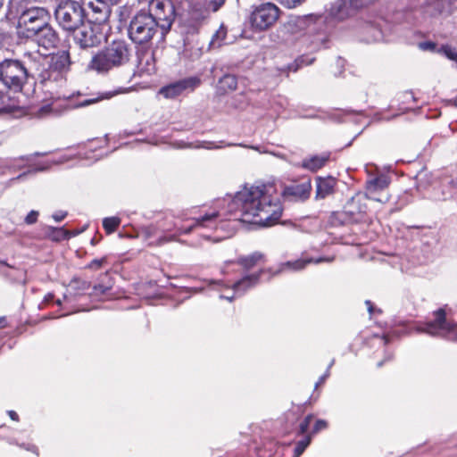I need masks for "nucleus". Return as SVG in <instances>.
<instances>
[{
  "label": "nucleus",
  "instance_id": "1",
  "mask_svg": "<svg viewBox=\"0 0 457 457\" xmlns=\"http://www.w3.org/2000/svg\"><path fill=\"white\" fill-rule=\"evenodd\" d=\"M275 186L271 183L259 186L246 185L230 197L228 212L237 216L241 222L257 225L262 228L276 224L283 212L279 198L273 195Z\"/></svg>",
  "mask_w": 457,
  "mask_h": 457
},
{
  "label": "nucleus",
  "instance_id": "2",
  "mask_svg": "<svg viewBox=\"0 0 457 457\" xmlns=\"http://www.w3.org/2000/svg\"><path fill=\"white\" fill-rule=\"evenodd\" d=\"M130 59V48L123 40H115L95 54L87 69L106 74L112 69L127 64Z\"/></svg>",
  "mask_w": 457,
  "mask_h": 457
},
{
  "label": "nucleus",
  "instance_id": "3",
  "mask_svg": "<svg viewBox=\"0 0 457 457\" xmlns=\"http://www.w3.org/2000/svg\"><path fill=\"white\" fill-rule=\"evenodd\" d=\"M219 215V212L205 213L203 216L195 218L194 223L186 228L175 226L174 233L169 236L162 235V232L156 225L150 224L141 228V235L145 239L149 240L151 245H162L175 239V237L179 236L190 234L195 227H204L206 226L205 223L209 222L214 224Z\"/></svg>",
  "mask_w": 457,
  "mask_h": 457
},
{
  "label": "nucleus",
  "instance_id": "4",
  "mask_svg": "<svg viewBox=\"0 0 457 457\" xmlns=\"http://www.w3.org/2000/svg\"><path fill=\"white\" fill-rule=\"evenodd\" d=\"M159 32L158 23L145 8L133 15L128 28L129 39L139 46H148Z\"/></svg>",
  "mask_w": 457,
  "mask_h": 457
},
{
  "label": "nucleus",
  "instance_id": "5",
  "mask_svg": "<svg viewBox=\"0 0 457 457\" xmlns=\"http://www.w3.org/2000/svg\"><path fill=\"white\" fill-rule=\"evenodd\" d=\"M445 307L446 305L435 310L433 312L434 319L420 323L416 330L457 343V322L447 320Z\"/></svg>",
  "mask_w": 457,
  "mask_h": 457
},
{
  "label": "nucleus",
  "instance_id": "6",
  "mask_svg": "<svg viewBox=\"0 0 457 457\" xmlns=\"http://www.w3.org/2000/svg\"><path fill=\"white\" fill-rule=\"evenodd\" d=\"M50 20L48 11L43 7H30L21 12L18 18L17 31L21 37L32 38Z\"/></svg>",
  "mask_w": 457,
  "mask_h": 457
},
{
  "label": "nucleus",
  "instance_id": "7",
  "mask_svg": "<svg viewBox=\"0 0 457 457\" xmlns=\"http://www.w3.org/2000/svg\"><path fill=\"white\" fill-rule=\"evenodd\" d=\"M55 19L60 26L67 31L79 29L86 18V10L77 1H61L54 12Z\"/></svg>",
  "mask_w": 457,
  "mask_h": 457
},
{
  "label": "nucleus",
  "instance_id": "8",
  "mask_svg": "<svg viewBox=\"0 0 457 457\" xmlns=\"http://www.w3.org/2000/svg\"><path fill=\"white\" fill-rule=\"evenodd\" d=\"M36 73L17 60H4L0 63V82L4 86H35Z\"/></svg>",
  "mask_w": 457,
  "mask_h": 457
},
{
  "label": "nucleus",
  "instance_id": "9",
  "mask_svg": "<svg viewBox=\"0 0 457 457\" xmlns=\"http://www.w3.org/2000/svg\"><path fill=\"white\" fill-rule=\"evenodd\" d=\"M138 2L147 3L146 12L151 13L154 18L160 29L161 37L164 38L170 30L176 16L172 2L170 0H138Z\"/></svg>",
  "mask_w": 457,
  "mask_h": 457
},
{
  "label": "nucleus",
  "instance_id": "10",
  "mask_svg": "<svg viewBox=\"0 0 457 457\" xmlns=\"http://www.w3.org/2000/svg\"><path fill=\"white\" fill-rule=\"evenodd\" d=\"M36 87H4L0 89V113H9L19 109L26 95L34 93Z\"/></svg>",
  "mask_w": 457,
  "mask_h": 457
},
{
  "label": "nucleus",
  "instance_id": "11",
  "mask_svg": "<svg viewBox=\"0 0 457 457\" xmlns=\"http://www.w3.org/2000/svg\"><path fill=\"white\" fill-rule=\"evenodd\" d=\"M280 10L272 3H265L257 6L252 12V26L258 30H265L271 27L278 19Z\"/></svg>",
  "mask_w": 457,
  "mask_h": 457
},
{
  "label": "nucleus",
  "instance_id": "12",
  "mask_svg": "<svg viewBox=\"0 0 457 457\" xmlns=\"http://www.w3.org/2000/svg\"><path fill=\"white\" fill-rule=\"evenodd\" d=\"M86 10V17L90 23L96 25L104 24L111 15V5L103 0H82Z\"/></svg>",
  "mask_w": 457,
  "mask_h": 457
},
{
  "label": "nucleus",
  "instance_id": "13",
  "mask_svg": "<svg viewBox=\"0 0 457 457\" xmlns=\"http://www.w3.org/2000/svg\"><path fill=\"white\" fill-rule=\"evenodd\" d=\"M334 260V257H319V258H308V259H297L295 261H287L278 264L277 268H268L267 281H270L274 276L278 275L285 270L288 269L294 271L303 270L309 263H320L322 262H330Z\"/></svg>",
  "mask_w": 457,
  "mask_h": 457
},
{
  "label": "nucleus",
  "instance_id": "14",
  "mask_svg": "<svg viewBox=\"0 0 457 457\" xmlns=\"http://www.w3.org/2000/svg\"><path fill=\"white\" fill-rule=\"evenodd\" d=\"M268 277V268L261 269L256 272L245 274L239 279L235 281L231 289L237 296L244 295L248 290L254 287L261 280H266Z\"/></svg>",
  "mask_w": 457,
  "mask_h": 457
},
{
  "label": "nucleus",
  "instance_id": "15",
  "mask_svg": "<svg viewBox=\"0 0 457 457\" xmlns=\"http://www.w3.org/2000/svg\"><path fill=\"white\" fill-rule=\"evenodd\" d=\"M79 32L75 35V41L81 48L94 47L101 44L104 36L100 31L98 25L83 26L79 29Z\"/></svg>",
  "mask_w": 457,
  "mask_h": 457
},
{
  "label": "nucleus",
  "instance_id": "16",
  "mask_svg": "<svg viewBox=\"0 0 457 457\" xmlns=\"http://www.w3.org/2000/svg\"><path fill=\"white\" fill-rule=\"evenodd\" d=\"M343 209L351 223L362 222L365 219L368 206L358 197H351Z\"/></svg>",
  "mask_w": 457,
  "mask_h": 457
},
{
  "label": "nucleus",
  "instance_id": "17",
  "mask_svg": "<svg viewBox=\"0 0 457 457\" xmlns=\"http://www.w3.org/2000/svg\"><path fill=\"white\" fill-rule=\"evenodd\" d=\"M312 191L310 180L300 184L285 186L281 192L284 198H291L293 201L304 202L309 199Z\"/></svg>",
  "mask_w": 457,
  "mask_h": 457
},
{
  "label": "nucleus",
  "instance_id": "18",
  "mask_svg": "<svg viewBox=\"0 0 457 457\" xmlns=\"http://www.w3.org/2000/svg\"><path fill=\"white\" fill-rule=\"evenodd\" d=\"M34 37L37 45L46 50L57 47L60 41L57 32L49 25V21L40 28Z\"/></svg>",
  "mask_w": 457,
  "mask_h": 457
},
{
  "label": "nucleus",
  "instance_id": "19",
  "mask_svg": "<svg viewBox=\"0 0 457 457\" xmlns=\"http://www.w3.org/2000/svg\"><path fill=\"white\" fill-rule=\"evenodd\" d=\"M35 86L37 84H45V83H52V84H64L68 81L69 72L58 71L54 69H46L42 71L35 72Z\"/></svg>",
  "mask_w": 457,
  "mask_h": 457
},
{
  "label": "nucleus",
  "instance_id": "20",
  "mask_svg": "<svg viewBox=\"0 0 457 457\" xmlns=\"http://www.w3.org/2000/svg\"><path fill=\"white\" fill-rule=\"evenodd\" d=\"M90 288L91 283L89 281L74 277L69 283V289L63 295V299L68 302L75 301L77 296L86 295Z\"/></svg>",
  "mask_w": 457,
  "mask_h": 457
},
{
  "label": "nucleus",
  "instance_id": "21",
  "mask_svg": "<svg viewBox=\"0 0 457 457\" xmlns=\"http://www.w3.org/2000/svg\"><path fill=\"white\" fill-rule=\"evenodd\" d=\"M389 183H390V179L388 178V176H386L385 174H379V175L366 181V184H365L366 193H367V195H370V198H372L373 200L381 202L382 201L381 199L373 197L372 195L377 192L383 191L384 189H386L388 187Z\"/></svg>",
  "mask_w": 457,
  "mask_h": 457
},
{
  "label": "nucleus",
  "instance_id": "22",
  "mask_svg": "<svg viewBox=\"0 0 457 457\" xmlns=\"http://www.w3.org/2000/svg\"><path fill=\"white\" fill-rule=\"evenodd\" d=\"M337 180L331 176L317 177L316 179V199H324L333 194Z\"/></svg>",
  "mask_w": 457,
  "mask_h": 457
},
{
  "label": "nucleus",
  "instance_id": "23",
  "mask_svg": "<svg viewBox=\"0 0 457 457\" xmlns=\"http://www.w3.org/2000/svg\"><path fill=\"white\" fill-rule=\"evenodd\" d=\"M14 432L10 427L1 426L0 427V440L6 441L9 445H15L21 449H24L28 452H31L36 455H38V448L37 445L29 443H19L15 437L12 436Z\"/></svg>",
  "mask_w": 457,
  "mask_h": 457
},
{
  "label": "nucleus",
  "instance_id": "24",
  "mask_svg": "<svg viewBox=\"0 0 457 457\" xmlns=\"http://www.w3.org/2000/svg\"><path fill=\"white\" fill-rule=\"evenodd\" d=\"M329 159L330 153L328 152L321 154H314L309 158H304L299 166L306 170L316 172L323 168Z\"/></svg>",
  "mask_w": 457,
  "mask_h": 457
},
{
  "label": "nucleus",
  "instance_id": "25",
  "mask_svg": "<svg viewBox=\"0 0 457 457\" xmlns=\"http://www.w3.org/2000/svg\"><path fill=\"white\" fill-rule=\"evenodd\" d=\"M71 63L69 51L61 50L52 54L49 68L70 73Z\"/></svg>",
  "mask_w": 457,
  "mask_h": 457
},
{
  "label": "nucleus",
  "instance_id": "26",
  "mask_svg": "<svg viewBox=\"0 0 457 457\" xmlns=\"http://www.w3.org/2000/svg\"><path fill=\"white\" fill-rule=\"evenodd\" d=\"M80 231H70L64 227L48 226L46 230V236L48 239L54 242H61L71 237H77Z\"/></svg>",
  "mask_w": 457,
  "mask_h": 457
},
{
  "label": "nucleus",
  "instance_id": "27",
  "mask_svg": "<svg viewBox=\"0 0 457 457\" xmlns=\"http://www.w3.org/2000/svg\"><path fill=\"white\" fill-rule=\"evenodd\" d=\"M137 87H118L115 90L112 91H106L104 93H98L97 96L92 97V98H86L83 101H81L79 104H76V107H84L90 105L92 104H96L101 100L104 99H110L111 97L120 95V94H126L129 93Z\"/></svg>",
  "mask_w": 457,
  "mask_h": 457
},
{
  "label": "nucleus",
  "instance_id": "28",
  "mask_svg": "<svg viewBox=\"0 0 457 457\" xmlns=\"http://www.w3.org/2000/svg\"><path fill=\"white\" fill-rule=\"evenodd\" d=\"M361 112L353 109H329L326 110L328 120L331 122L341 124L346 121V118L351 115L360 114Z\"/></svg>",
  "mask_w": 457,
  "mask_h": 457
},
{
  "label": "nucleus",
  "instance_id": "29",
  "mask_svg": "<svg viewBox=\"0 0 457 457\" xmlns=\"http://www.w3.org/2000/svg\"><path fill=\"white\" fill-rule=\"evenodd\" d=\"M227 146H239V147H245V148H251L256 151H260L259 145H248L244 143H225V141H219L218 143L212 142V141H202L200 145H198L197 148H205V149H219L223 148Z\"/></svg>",
  "mask_w": 457,
  "mask_h": 457
},
{
  "label": "nucleus",
  "instance_id": "30",
  "mask_svg": "<svg viewBox=\"0 0 457 457\" xmlns=\"http://www.w3.org/2000/svg\"><path fill=\"white\" fill-rule=\"evenodd\" d=\"M112 287V282L110 279L109 272H105L103 281L91 287L88 295L92 297H98L105 295Z\"/></svg>",
  "mask_w": 457,
  "mask_h": 457
},
{
  "label": "nucleus",
  "instance_id": "31",
  "mask_svg": "<svg viewBox=\"0 0 457 457\" xmlns=\"http://www.w3.org/2000/svg\"><path fill=\"white\" fill-rule=\"evenodd\" d=\"M263 258V253L256 251L248 255L240 256L237 258L236 262L242 266L245 270H248L254 267Z\"/></svg>",
  "mask_w": 457,
  "mask_h": 457
},
{
  "label": "nucleus",
  "instance_id": "32",
  "mask_svg": "<svg viewBox=\"0 0 457 457\" xmlns=\"http://www.w3.org/2000/svg\"><path fill=\"white\" fill-rule=\"evenodd\" d=\"M348 224H352L346 214L345 213V210L342 209L340 211H335L330 213L328 219V225L330 228H338L342 226H345Z\"/></svg>",
  "mask_w": 457,
  "mask_h": 457
},
{
  "label": "nucleus",
  "instance_id": "33",
  "mask_svg": "<svg viewBox=\"0 0 457 457\" xmlns=\"http://www.w3.org/2000/svg\"><path fill=\"white\" fill-rule=\"evenodd\" d=\"M451 190H455V194H457V179H452L448 185L441 187V195H435V199L437 201H446L447 199L453 197V194L450 192Z\"/></svg>",
  "mask_w": 457,
  "mask_h": 457
},
{
  "label": "nucleus",
  "instance_id": "34",
  "mask_svg": "<svg viewBox=\"0 0 457 457\" xmlns=\"http://www.w3.org/2000/svg\"><path fill=\"white\" fill-rule=\"evenodd\" d=\"M120 218L117 216L105 217L103 219V228L107 235L114 233L120 225Z\"/></svg>",
  "mask_w": 457,
  "mask_h": 457
},
{
  "label": "nucleus",
  "instance_id": "35",
  "mask_svg": "<svg viewBox=\"0 0 457 457\" xmlns=\"http://www.w3.org/2000/svg\"><path fill=\"white\" fill-rule=\"evenodd\" d=\"M186 88L187 87H160L156 96H162L165 99H175L179 96L182 91Z\"/></svg>",
  "mask_w": 457,
  "mask_h": 457
},
{
  "label": "nucleus",
  "instance_id": "36",
  "mask_svg": "<svg viewBox=\"0 0 457 457\" xmlns=\"http://www.w3.org/2000/svg\"><path fill=\"white\" fill-rule=\"evenodd\" d=\"M48 169L47 165L38 164V165H29L28 170L18 176L11 179V181L23 180L28 175L36 174L37 172L46 171Z\"/></svg>",
  "mask_w": 457,
  "mask_h": 457
},
{
  "label": "nucleus",
  "instance_id": "37",
  "mask_svg": "<svg viewBox=\"0 0 457 457\" xmlns=\"http://www.w3.org/2000/svg\"><path fill=\"white\" fill-rule=\"evenodd\" d=\"M312 439V434H306L303 436V437L295 444L293 457H299L302 455L306 448L310 445Z\"/></svg>",
  "mask_w": 457,
  "mask_h": 457
},
{
  "label": "nucleus",
  "instance_id": "38",
  "mask_svg": "<svg viewBox=\"0 0 457 457\" xmlns=\"http://www.w3.org/2000/svg\"><path fill=\"white\" fill-rule=\"evenodd\" d=\"M280 446L274 441H270L263 445V448L258 449L261 457H270L272 454L278 453Z\"/></svg>",
  "mask_w": 457,
  "mask_h": 457
},
{
  "label": "nucleus",
  "instance_id": "39",
  "mask_svg": "<svg viewBox=\"0 0 457 457\" xmlns=\"http://www.w3.org/2000/svg\"><path fill=\"white\" fill-rule=\"evenodd\" d=\"M39 117L46 116H59L62 114V112L58 110L57 106L54 104H47L41 106L37 111Z\"/></svg>",
  "mask_w": 457,
  "mask_h": 457
},
{
  "label": "nucleus",
  "instance_id": "40",
  "mask_svg": "<svg viewBox=\"0 0 457 457\" xmlns=\"http://www.w3.org/2000/svg\"><path fill=\"white\" fill-rule=\"evenodd\" d=\"M313 417L314 416L312 413H309L303 418V420L300 422V424L298 426V429L296 432L297 436H305L306 435Z\"/></svg>",
  "mask_w": 457,
  "mask_h": 457
},
{
  "label": "nucleus",
  "instance_id": "41",
  "mask_svg": "<svg viewBox=\"0 0 457 457\" xmlns=\"http://www.w3.org/2000/svg\"><path fill=\"white\" fill-rule=\"evenodd\" d=\"M438 53L445 54L448 59L457 62V51L449 45H444L437 50Z\"/></svg>",
  "mask_w": 457,
  "mask_h": 457
},
{
  "label": "nucleus",
  "instance_id": "42",
  "mask_svg": "<svg viewBox=\"0 0 457 457\" xmlns=\"http://www.w3.org/2000/svg\"><path fill=\"white\" fill-rule=\"evenodd\" d=\"M19 161H21V159H19V157L13 159H7L4 162V167L13 171L25 168L26 165L18 163Z\"/></svg>",
  "mask_w": 457,
  "mask_h": 457
},
{
  "label": "nucleus",
  "instance_id": "43",
  "mask_svg": "<svg viewBox=\"0 0 457 457\" xmlns=\"http://www.w3.org/2000/svg\"><path fill=\"white\" fill-rule=\"evenodd\" d=\"M328 423L327 420H325L323 419H318L315 421V423L312 428V431L309 434H312V436L313 435L319 433L320 431L328 428Z\"/></svg>",
  "mask_w": 457,
  "mask_h": 457
},
{
  "label": "nucleus",
  "instance_id": "44",
  "mask_svg": "<svg viewBox=\"0 0 457 457\" xmlns=\"http://www.w3.org/2000/svg\"><path fill=\"white\" fill-rule=\"evenodd\" d=\"M199 83H201V81L197 78L190 77V78H187V79H183L181 81H179V82H176V83H171L169 86H179V87H182V86H195L196 84H199Z\"/></svg>",
  "mask_w": 457,
  "mask_h": 457
},
{
  "label": "nucleus",
  "instance_id": "45",
  "mask_svg": "<svg viewBox=\"0 0 457 457\" xmlns=\"http://www.w3.org/2000/svg\"><path fill=\"white\" fill-rule=\"evenodd\" d=\"M452 0H439L436 4V8L440 13L451 12Z\"/></svg>",
  "mask_w": 457,
  "mask_h": 457
},
{
  "label": "nucleus",
  "instance_id": "46",
  "mask_svg": "<svg viewBox=\"0 0 457 457\" xmlns=\"http://www.w3.org/2000/svg\"><path fill=\"white\" fill-rule=\"evenodd\" d=\"M220 83L223 86H236L238 82L235 75L227 74L220 79Z\"/></svg>",
  "mask_w": 457,
  "mask_h": 457
},
{
  "label": "nucleus",
  "instance_id": "47",
  "mask_svg": "<svg viewBox=\"0 0 457 457\" xmlns=\"http://www.w3.org/2000/svg\"><path fill=\"white\" fill-rule=\"evenodd\" d=\"M106 261H107L106 256H104L100 259H94L86 266V268L90 269V270H98L99 268L102 267V265L104 263L106 262Z\"/></svg>",
  "mask_w": 457,
  "mask_h": 457
},
{
  "label": "nucleus",
  "instance_id": "48",
  "mask_svg": "<svg viewBox=\"0 0 457 457\" xmlns=\"http://www.w3.org/2000/svg\"><path fill=\"white\" fill-rule=\"evenodd\" d=\"M39 216V212L35 210H31L25 217L24 222L27 225H32L35 224L37 221Z\"/></svg>",
  "mask_w": 457,
  "mask_h": 457
},
{
  "label": "nucleus",
  "instance_id": "49",
  "mask_svg": "<svg viewBox=\"0 0 457 457\" xmlns=\"http://www.w3.org/2000/svg\"><path fill=\"white\" fill-rule=\"evenodd\" d=\"M226 0H206L209 9L212 12L218 11L225 3Z\"/></svg>",
  "mask_w": 457,
  "mask_h": 457
},
{
  "label": "nucleus",
  "instance_id": "50",
  "mask_svg": "<svg viewBox=\"0 0 457 457\" xmlns=\"http://www.w3.org/2000/svg\"><path fill=\"white\" fill-rule=\"evenodd\" d=\"M280 4L287 8H295L302 4L304 0H278Z\"/></svg>",
  "mask_w": 457,
  "mask_h": 457
},
{
  "label": "nucleus",
  "instance_id": "51",
  "mask_svg": "<svg viewBox=\"0 0 457 457\" xmlns=\"http://www.w3.org/2000/svg\"><path fill=\"white\" fill-rule=\"evenodd\" d=\"M303 117L306 118V119H318V120H322V121L328 120V117L326 115V111L325 110H321L320 108L317 109V115H304Z\"/></svg>",
  "mask_w": 457,
  "mask_h": 457
},
{
  "label": "nucleus",
  "instance_id": "52",
  "mask_svg": "<svg viewBox=\"0 0 457 457\" xmlns=\"http://www.w3.org/2000/svg\"><path fill=\"white\" fill-rule=\"evenodd\" d=\"M419 47L423 51H434L436 47V43L431 41L420 42Z\"/></svg>",
  "mask_w": 457,
  "mask_h": 457
},
{
  "label": "nucleus",
  "instance_id": "53",
  "mask_svg": "<svg viewBox=\"0 0 457 457\" xmlns=\"http://www.w3.org/2000/svg\"><path fill=\"white\" fill-rule=\"evenodd\" d=\"M68 215V212L66 211H57L54 213H53L52 218L56 222H61Z\"/></svg>",
  "mask_w": 457,
  "mask_h": 457
},
{
  "label": "nucleus",
  "instance_id": "54",
  "mask_svg": "<svg viewBox=\"0 0 457 457\" xmlns=\"http://www.w3.org/2000/svg\"><path fill=\"white\" fill-rule=\"evenodd\" d=\"M365 304L367 306L368 312L370 315H373L375 312L381 313L382 311L374 306L373 303L370 300H366Z\"/></svg>",
  "mask_w": 457,
  "mask_h": 457
},
{
  "label": "nucleus",
  "instance_id": "55",
  "mask_svg": "<svg viewBox=\"0 0 457 457\" xmlns=\"http://www.w3.org/2000/svg\"><path fill=\"white\" fill-rule=\"evenodd\" d=\"M225 36V32L224 31H217L216 34L212 37V39L210 43V46L214 48V47H219L220 46V43H217L216 40L217 38H220V37H224Z\"/></svg>",
  "mask_w": 457,
  "mask_h": 457
},
{
  "label": "nucleus",
  "instance_id": "56",
  "mask_svg": "<svg viewBox=\"0 0 457 457\" xmlns=\"http://www.w3.org/2000/svg\"><path fill=\"white\" fill-rule=\"evenodd\" d=\"M47 154H48L47 152H35V153H33L31 154L21 155V156H19V159L26 160V161H30L32 159V157L45 156Z\"/></svg>",
  "mask_w": 457,
  "mask_h": 457
},
{
  "label": "nucleus",
  "instance_id": "57",
  "mask_svg": "<svg viewBox=\"0 0 457 457\" xmlns=\"http://www.w3.org/2000/svg\"><path fill=\"white\" fill-rule=\"evenodd\" d=\"M330 376V371H328V369L325 370V372L319 378V380L315 383V388H317L320 385L324 383L326 379Z\"/></svg>",
  "mask_w": 457,
  "mask_h": 457
},
{
  "label": "nucleus",
  "instance_id": "58",
  "mask_svg": "<svg viewBox=\"0 0 457 457\" xmlns=\"http://www.w3.org/2000/svg\"><path fill=\"white\" fill-rule=\"evenodd\" d=\"M7 414L12 420H13V421L19 420V415L15 411H12V410L7 411Z\"/></svg>",
  "mask_w": 457,
  "mask_h": 457
},
{
  "label": "nucleus",
  "instance_id": "59",
  "mask_svg": "<svg viewBox=\"0 0 457 457\" xmlns=\"http://www.w3.org/2000/svg\"><path fill=\"white\" fill-rule=\"evenodd\" d=\"M393 358V355L392 353H387L385 357V359L383 361H380L377 363V367L378 368H381L383 366V364L386 361H389Z\"/></svg>",
  "mask_w": 457,
  "mask_h": 457
},
{
  "label": "nucleus",
  "instance_id": "60",
  "mask_svg": "<svg viewBox=\"0 0 457 457\" xmlns=\"http://www.w3.org/2000/svg\"><path fill=\"white\" fill-rule=\"evenodd\" d=\"M54 298V295L53 293H48L44 297L43 303H49Z\"/></svg>",
  "mask_w": 457,
  "mask_h": 457
},
{
  "label": "nucleus",
  "instance_id": "61",
  "mask_svg": "<svg viewBox=\"0 0 457 457\" xmlns=\"http://www.w3.org/2000/svg\"><path fill=\"white\" fill-rule=\"evenodd\" d=\"M446 103H447V105L454 106L457 108V95L453 98L448 99L446 101Z\"/></svg>",
  "mask_w": 457,
  "mask_h": 457
},
{
  "label": "nucleus",
  "instance_id": "62",
  "mask_svg": "<svg viewBox=\"0 0 457 457\" xmlns=\"http://www.w3.org/2000/svg\"><path fill=\"white\" fill-rule=\"evenodd\" d=\"M101 239H102V236H96V235H95V236L91 238V240H90V244H91L92 245H96L100 242V240H101Z\"/></svg>",
  "mask_w": 457,
  "mask_h": 457
},
{
  "label": "nucleus",
  "instance_id": "63",
  "mask_svg": "<svg viewBox=\"0 0 457 457\" xmlns=\"http://www.w3.org/2000/svg\"><path fill=\"white\" fill-rule=\"evenodd\" d=\"M236 297H238V296L235 295L234 291H233V295H220V298L226 299V300L229 301V302H232Z\"/></svg>",
  "mask_w": 457,
  "mask_h": 457
},
{
  "label": "nucleus",
  "instance_id": "64",
  "mask_svg": "<svg viewBox=\"0 0 457 457\" xmlns=\"http://www.w3.org/2000/svg\"><path fill=\"white\" fill-rule=\"evenodd\" d=\"M380 340L383 344L384 346H386L389 342H390V338L387 335L384 334L381 337H380Z\"/></svg>",
  "mask_w": 457,
  "mask_h": 457
}]
</instances>
